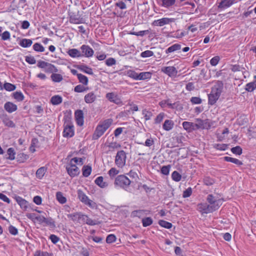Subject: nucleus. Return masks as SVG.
<instances>
[{
    "mask_svg": "<svg viewBox=\"0 0 256 256\" xmlns=\"http://www.w3.org/2000/svg\"><path fill=\"white\" fill-rule=\"evenodd\" d=\"M112 120L108 118L104 120L102 123L98 124L93 134L92 138L97 140L102 136L106 131L110 127L112 123Z\"/></svg>",
    "mask_w": 256,
    "mask_h": 256,
    "instance_id": "1",
    "label": "nucleus"
},
{
    "mask_svg": "<svg viewBox=\"0 0 256 256\" xmlns=\"http://www.w3.org/2000/svg\"><path fill=\"white\" fill-rule=\"evenodd\" d=\"M222 91V86H215L212 89V91L208 94V104L212 106L215 104L219 98Z\"/></svg>",
    "mask_w": 256,
    "mask_h": 256,
    "instance_id": "2",
    "label": "nucleus"
},
{
    "mask_svg": "<svg viewBox=\"0 0 256 256\" xmlns=\"http://www.w3.org/2000/svg\"><path fill=\"white\" fill-rule=\"evenodd\" d=\"M74 134V128L71 121L65 122L64 124V130L62 136L64 138H69L72 137Z\"/></svg>",
    "mask_w": 256,
    "mask_h": 256,
    "instance_id": "3",
    "label": "nucleus"
},
{
    "mask_svg": "<svg viewBox=\"0 0 256 256\" xmlns=\"http://www.w3.org/2000/svg\"><path fill=\"white\" fill-rule=\"evenodd\" d=\"M77 194L78 199L85 204L92 208L96 206V203L90 200L82 190H78Z\"/></svg>",
    "mask_w": 256,
    "mask_h": 256,
    "instance_id": "4",
    "label": "nucleus"
},
{
    "mask_svg": "<svg viewBox=\"0 0 256 256\" xmlns=\"http://www.w3.org/2000/svg\"><path fill=\"white\" fill-rule=\"evenodd\" d=\"M131 181L124 175L118 176L115 179L114 184L124 188H127L130 184Z\"/></svg>",
    "mask_w": 256,
    "mask_h": 256,
    "instance_id": "5",
    "label": "nucleus"
},
{
    "mask_svg": "<svg viewBox=\"0 0 256 256\" xmlns=\"http://www.w3.org/2000/svg\"><path fill=\"white\" fill-rule=\"evenodd\" d=\"M206 200L209 203L210 206H212V211L217 210L222 204V200L221 199H216L212 194L208 196Z\"/></svg>",
    "mask_w": 256,
    "mask_h": 256,
    "instance_id": "6",
    "label": "nucleus"
},
{
    "mask_svg": "<svg viewBox=\"0 0 256 256\" xmlns=\"http://www.w3.org/2000/svg\"><path fill=\"white\" fill-rule=\"evenodd\" d=\"M196 123L194 126L196 128V130H208L211 128L212 124L208 119L203 120L200 118H196Z\"/></svg>",
    "mask_w": 256,
    "mask_h": 256,
    "instance_id": "7",
    "label": "nucleus"
},
{
    "mask_svg": "<svg viewBox=\"0 0 256 256\" xmlns=\"http://www.w3.org/2000/svg\"><path fill=\"white\" fill-rule=\"evenodd\" d=\"M175 18H162L154 20L152 22V25L157 26H162L166 24H168L170 23L174 22Z\"/></svg>",
    "mask_w": 256,
    "mask_h": 256,
    "instance_id": "8",
    "label": "nucleus"
},
{
    "mask_svg": "<svg viewBox=\"0 0 256 256\" xmlns=\"http://www.w3.org/2000/svg\"><path fill=\"white\" fill-rule=\"evenodd\" d=\"M80 49L82 57L91 58L94 56V50L88 45L83 44L80 46Z\"/></svg>",
    "mask_w": 256,
    "mask_h": 256,
    "instance_id": "9",
    "label": "nucleus"
},
{
    "mask_svg": "<svg viewBox=\"0 0 256 256\" xmlns=\"http://www.w3.org/2000/svg\"><path fill=\"white\" fill-rule=\"evenodd\" d=\"M161 70L170 77H176L178 73L176 68L173 66L162 67Z\"/></svg>",
    "mask_w": 256,
    "mask_h": 256,
    "instance_id": "10",
    "label": "nucleus"
},
{
    "mask_svg": "<svg viewBox=\"0 0 256 256\" xmlns=\"http://www.w3.org/2000/svg\"><path fill=\"white\" fill-rule=\"evenodd\" d=\"M66 168L68 174L71 177H74L78 176L80 173L79 169L76 166L75 164H72L71 162L68 164Z\"/></svg>",
    "mask_w": 256,
    "mask_h": 256,
    "instance_id": "11",
    "label": "nucleus"
},
{
    "mask_svg": "<svg viewBox=\"0 0 256 256\" xmlns=\"http://www.w3.org/2000/svg\"><path fill=\"white\" fill-rule=\"evenodd\" d=\"M106 98L110 102L116 104H121L122 102L120 98L114 92H108L106 94Z\"/></svg>",
    "mask_w": 256,
    "mask_h": 256,
    "instance_id": "12",
    "label": "nucleus"
},
{
    "mask_svg": "<svg viewBox=\"0 0 256 256\" xmlns=\"http://www.w3.org/2000/svg\"><path fill=\"white\" fill-rule=\"evenodd\" d=\"M198 210L202 214L213 212L212 206L206 203H201L198 205Z\"/></svg>",
    "mask_w": 256,
    "mask_h": 256,
    "instance_id": "13",
    "label": "nucleus"
},
{
    "mask_svg": "<svg viewBox=\"0 0 256 256\" xmlns=\"http://www.w3.org/2000/svg\"><path fill=\"white\" fill-rule=\"evenodd\" d=\"M74 116L77 124L79 126H82L84 123L83 112L82 110H76L74 112Z\"/></svg>",
    "mask_w": 256,
    "mask_h": 256,
    "instance_id": "14",
    "label": "nucleus"
},
{
    "mask_svg": "<svg viewBox=\"0 0 256 256\" xmlns=\"http://www.w3.org/2000/svg\"><path fill=\"white\" fill-rule=\"evenodd\" d=\"M97 99V96L94 92H90L86 94L84 96V100L86 103L90 104L94 102Z\"/></svg>",
    "mask_w": 256,
    "mask_h": 256,
    "instance_id": "15",
    "label": "nucleus"
},
{
    "mask_svg": "<svg viewBox=\"0 0 256 256\" xmlns=\"http://www.w3.org/2000/svg\"><path fill=\"white\" fill-rule=\"evenodd\" d=\"M236 2V0H222L220 2L218 3V8L221 10L226 9Z\"/></svg>",
    "mask_w": 256,
    "mask_h": 256,
    "instance_id": "16",
    "label": "nucleus"
},
{
    "mask_svg": "<svg viewBox=\"0 0 256 256\" xmlns=\"http://www.w3.org/2000/svg\"><path fill=\"white\" fill-rule=\"evenodd\" d=\"M4 108L8 112L12 113L18 110V106L14 103L8 102L4 104Z\"/></svg>",
    "mask_w": 256,
    "mask_h": 256,
    "instance_id": "17",
    "label": "nucleus"
},
{
    "mask_svg": "<svg viewBox=\"0 0 256 256\" xmlns=\"http://www.w3.org/2000/svg\"><path fill=\"white\" fill-rule=\"evenodd\" d=\"M70 22L73 24H80L84 23V19L78 14H72L70 17Z\"/></svg>",
    "mask_w": 256,
    "mask_h": 256,
    "instance_id": "18",
    "label": "nucleus"
},
{
    "mask_svg": "<svg viewBox=\"0 0 256 256\" xmlns=\"http://www.w3.org/2000/svg\"><path fill=\"white\" fill-rule=\"evenodd\" d=\"M15 200L22 209L24 210L27 209L28 202L26 200L19 196H16Z\"/></svg>",
    "mask_w": 256,
    "mask_h": 256,
    "instance_id": "19",
    "label": "nucleus"
},
{
    "mask_svg": "<svg viewBox=\"0 0 256 256\" xmlns=\"http://www.w3.org/2000/svg\"><path fill=\"white\" fill-rule=\"evenodd\" d=\"M254 80L246 84L245 90L248 92H252L256 89V75L254 76Z\"/></svg>",
    "mask_w": 256,
    "mask_h": 256,
    "instance_id": "20",
    "label": "nucleus"
},
{
    "mask_svg": "<svg viewBox=\"0 0 256 256\" xmlns=\"http://www.w3.org/2000/svg\"><path fill=\"white\" fill-rule=\"evenodd\" d=\"M194 124H195L189 122H184L182 124L184 128L189 132L196 130Z\"/></svg>",
    "mask_w": 256,
    "mask_h": 256,
    "instance_id": "21",
    "label": "nucleus"
},
{
    "mask_svg": "<svg viewBox=\"0 0 256 256\" xmlns=\"http://www.w3.org/2000/svg\"><path fill=\"white\" fill-rule=\"evenodd\" d=\"M62 102V98L60 95H54L52 96L50 100V103L56 106L60 104Z\"/></svg>",
    "mask_w": 256,
    "mask_h": 256,
    "instance_id": "22",
    "label": "nucleus"
},
{
    "mask_svg": "<svg viewBox=\"0 0 256 256\" xmlns=\"http://www.w3.org/2000/svg\"><path fill=\"white\" fill-rule=\"evenodd\" d=\"M181 49V45L178 44H174L168 47L165 51L166 54H168L171 52L178 51Z\"/></svg>",
    "mask_w": 256,
    "mask_h": 256,
    "instance_id": "23",
    "label": "nucleus"
},
{
    "mask_svg": "<svg viewBox=\"0 0 256 256\" xmlns=\"http://www.w3.org/2000/svg\"><path fill=\"white\" fill-rule=\"evenodd\" d=\"M152 76V73L149 72H142L138 74V80H150Z\"/></svg>",
    "mask_w": 256,
    "mask_h": 256,
    "instance_id": "24",
    "label": "nucleus"
},
{
    "mask_svg": "<svg viewBox=\"0 0 256 256\" xmlns=\"http://www.w3.org/2000/svg\"><path fill=\"white\" fill-rule=\"evenodd\" d=\"M68 54L72 58L82 57L81 52L76 48H72L68 50Z\"/></svg>",
    "mask_w": 256,
    "mask_h": 256,
    "instance_id": "25",
    "label": "nucleus"
},
{
    "mask_svg": "<svg viewBox=\"0 0 256 256\" xmlns=\"http://www.w3.org/2000/svg\"><path fill=\"white\" fill-rule=\"evenodd\" d=\"M174 126V122L172 120H166L163 124V128L166 131H169L172 129Z\"/></svg>",
    "mask_w": 256,
    "mask_h": 256,
    "instance_id": "26",
    "label": "nucleus"
},
{
    "mask_svg": "<svg viewBox=\"0 0 256 256\" xmlns=\"http://www.w3.org/2000/svg\"><path fill=\"white\" fill-rule=\"evenodd\" d=\"M161 6L168 8L174 5L176 0H161Z\"/></svg>",
    "mask_w": 256,
    "mask_h": 256,
    "instance_id": "27",
    "label": "nucleus"
},
{
    "mask_svg": "<svg viewBox=\"0 0 256 256\" xmlns=\"http://www.w3.org/2000/svg\"><path fill=\"white\" fill-rule=\"evenodd\" d=\"M95 183L102 188H104L108 186L107 182H104V178L100 176L98 177L94 180Z\"/></svg>",
    "mask_w": 256,
    "mask_h": 256,
    "instance_id": "28",
    "label": "nucleus"
},
{
    "mask_svg": "<svg viewBox=\"0 0 256 256\" xmlns=\"http://www.w3.org/2000/svg\"><path fill=\"white\" fill-rule=\"evenodd\" d=\"M32 41L30 39L22 38L19 42V44L22 48H28L32 46Z\"/></svg>",
    "mask_w": 256,
    "mask_h": 256,
    "instance_id": "29",
    "label": "nucleus"
},
{
    "mask_svg": "<svg viewBox=\"0 0 256 256\" xmlns=\"http://www.w3.org/2000/svg\"><path fill=\"white\" fill-rule=\"evenodd\" d=\"M44 71L46 72L53 73L58 72V70L54 65L48 62L44 68Z\"/></svg>",
    "mask_w": 256,
    "mask_h": 256,
    "instance_id": "30",
    "label": "nucleus"
},
{
    "mask_svg": "<svg viewBox=\"0 0 256 256\" xmlns=\"http://www.w3.org/2000/svg\"><path fill=\"white\" fill-rule=\"evenodd\" d=\"M12 96L17 102H22L24 98V95L21 92H15L12 94Z\"/></svg>",
    "mask_w": 256,
    "mask_h": 256,
    "instance_id": "31",
    "label": "nucleus"
},
{
    "mask_svg": "<svg viewBox=\"0 0 256 256\" xmlns=\"http://www.w3.org/2000/svg\"><path fill=\"white\" fill-rule=\"evenodd\" d=\"M145 212L146 210H134L132 212L130 216L132 218L138 217L139 218H140L143 216H144Z\"/></svg>",
    "mask_w": 256,
    "mask_h": 256,
    "instance_id": "32",
    "label": "nucleus"
},
{
    "mask_svg": "<svg viewBox=\"0 0 256 256\" xmlns=\"http://www.w3.org/2000/svg\"><path fill=\"white\" fill-rule=\"evenodd\" d=\"M79 69L82 72L87 74L92 75L94 74L92 69L86 65H81L78 67Z\"/></svg>",
    "mask_w": 256,
    "mask_h": 256,
    "instance_id": "33",
    "label": "nucleus"
},
{
    "mask_svg": "<svg viewBox=\"0 0 256 256\" xmlns=\"http://www.w3.org/2000/svg\"><path fill=\"white\" fill-rule=\"evenodd\" d=\"M229 133V130L228 128H225L222 133L221 134H217V138L218 139V140L219 141H222L224 139H226V136Z\"/></svg>",
    "mask_w": 256,
    "mask_h": 256,
    "instance_id": "34",
    "label": "nucleus"
},
{
    "mask_svg": "<svg viewBox=\"0 0 256 256\" xmlns=\"http://www.w3.org/2000/svg\"><path fill=\"white\" fill-rule=\"evenodd\" d=\"M126 75L134 80H138V74L132 70H128L126 71Z\"/></svg>",
    "mask_w": 256,
    "mask_h": 256,
    "instance_id": "35",
    "label": "nucleus"
},
{
    "mask_svg": "<svg viewBox=\"0 0 256 256\" xmlns=\"http://www.w3.org/2000/svg\"><path fill=\"white\" fill-rule=\"evenodd\" d=\"M52 80L55 82H60L62 79V76L59 74L54 73L50 76Z\"/></svg>",
    "mask_w": 256,
    "mask_h": 256,
    "instance_id": "36",
    "label": "nucleus"
},
{
    "mask_svg": "<svg viewBox=\"0 0 256 256\" xmlns=\"http://www.w3.org/2000/svg\"><path fill=\"white\" fill-rule=\"evenodd\" d=\"M82 175L84 177H88L91 174L92 168L89 166H84L82 168Z\"/></svg>",
    "mask_w": 256,
    "mask_h": 256,
    "instance_id": "37",
    "label": "nucleus"
},
{
    "mask_svg": "<svg viewBox=\"0 0 256 256\" xmlns=\"http://www.w3.org/2000/svg\"><path fill=\"white\" fill-rule=\"evenodd\" d=\"M78 78L80 82L84 86H87L88 83V79L87 76L81 74H78Z\"/></svg>",
    "mask_w": 256,
    "mask_h": 256,
    "instance_id": "38",
    "label": "nucleus"
},
{
    "mask_svg": "<svg viewBox=\"0 0 256 256\" xmlns=\"http://www.w3.org/2000/svg\"><path fill=\"white\" fill-rule=\"evenodd\" d=\"M4 124L8 127L14 128L15 126L14 122L8 117H5L2 119Z\"/></svg>",
    "mask_w": 256,
    "mask_h": 256,
    "instance_id": "39",
    "label": "nucleus"
},
{
    "mask_svg": "<svg viewBox=\"0 0 256 256\" xmlns=\"http://www.w3.org/2000/svg\"><path fill=\"white\" fill-rule=\"evenodd\" d=\"M56 199L58 200V202L62 204H64L66 202V198L64 197L63 196L62 192H56Z\"/></svg>",
    "mask_w": 256,
    "mask_h": 256,
    "instance_id": "40",
    "label": "nucleus"
},
{
    "mask_svg": "<svg viewBox=\"0 0 256 256\" xmlns=\"http://www.w3.org/2000/svg\"><path fill=\"white\" fill-rule=\"evenodd\" d=\"M16 152L14 148H10L7 150V154L8 157L7 158L10 160H14L15 159Z\"/></svg>",
    "mask_w": 256,
    "mask_h": 256,
    "instance_id": "41",
    "label": "nucleus"
},
{
    "mask_svg": "<svg viewBox=\"0 0 256 256\" xmlns=\"http://www.w3.org/2000/svg\"><path fill=\"white\" fill-rule=\"evenodd\" d=\"M142 222L143 226L146 227L149 226H150L152 224L153 220L151 218L146 217V218H142Z\"/></svg>",
    "mask_w": 256,
    "mask_h": 256,
    "instance_id": "42",
    "label": "nucleus"
},
{
    "mask_svg": "<svg viewBox=\"0 0 256 256\" xmlns=\"http://www.w3.org/2000/svg\"><path fill=\"white\" fill-rule=\"evenodd\" d=\"M81 216V212H75L74 214H68L67 215L68 218H71V220L74 221H77L78 222L79 218Z\"/></svg>",
    "mask_w": 256,
    "mask_h": 256,
    "instance_id": "43",
    "label": "nucleus"
},
{
    "mask_svg": "<svg viewBox=\"0 0 256 256\" xmlns=\"http://www.w3.org/2000/svg\"><path fill=\"white\" fill-rule=\"evenodd\" d=\"M88 90V87H85L84 86L78 84L74 88V91L76 92H82L87 91Z\"/></svg>",
    "mask_w": 256,
    "mask_h": 256,
    "instance_id": "44",
    "label": "nucleus"
},
{
    "mask_svg": "<svg viewBox=\"0 0 256 256\" xmlns=\"http://www.w3.org/2000/svg\"><path fill=\"white\" fill-rule=\"evenodd\" d=\"M126 153L124 150H120L117 152L115 160H126Z\"/></svg>",
    "mask_w": 256,
    "mask_h": 256,
    "instance_id": "45",
    "label": "nucleus"
},
{
    "mask_svg": "<svg viewBox=\"0 0 256 256\" xmlns=\"http://www.w3.org/2000/svg\"><path fill=\"white\" fill-rule=\"evenodd\" d=\"M46 172V169L44 167H41L39 168L36 172V176L38 178H42L44 176Z\"/></svg>",
    "mask_w": 256,
    "mask_h": 256,
    "instance_id": "46",
    "label": "nucleus"
},
{
    "mask_svg": "<svg viewBox=\"0 0 256 256\" xmlns=\"http://www.w3.org/2000/svg\"><path fill=\"white\" fill-rule=\"evenodd\" d=\"M86 224L90 226H94L100 224L101 222L98 220H92L88 216L87 218L86 219Z\"/></svg>",
    "mask_w": 256,
    "mask_h": 256,
    "instance_id": "47",
    "label": "nucleus"
},
{
    "mask_svg": "<svg viewBox=\"0 0 256 256\" xmlns=\"http://www.w3.org/2000/svg\"><path fill=\"white\" fill-rule=\"evenodd\" d=\"M158 224L162 227H164V228H170L172 224V223L169 222H166L164 220H160L158 221Z\"/></svg>",
    "mask_w": 256,
    "mask_h": 256,
    "instance_id": "48",
    "label": "nucleus"
},
{
    "mask_svg": "<svg viewBox=\"0 0 256 256\" xmlns=\"http://www.w3.org/2000/svg\"><path fill=\"white\" fill-rule=\"evenodd\" d=\"M33 49L38 52H44V48L40 43L36 42L33 45Z\"/></svg>",
    "mask_w": 256,
    "mask_h": 256,
    "instance_id": "49",
    "label": "nucleus"
},
{
    "mask_svg": "<svg viewBox=\"0 0 256 256\" xmlns=\"http://www.w3.org/2000/svg\"><path fill=\"white\" fill-rule=\"evenodd\" d=\"M4 88L7 91L12 92L14 90L16 87L14 84H12L6 82L4 84Z\"/></svg>",
    "mask_w": 256,
    "mask_h": 256,
    "instance_id": "50",
    "label": "nucleus"
},
{
    "mask_svg": "<svg viewBox=\"0 0 256 256\" xmlns=\"http://www.w3.org/2000/svg\"><path fill=\"white\" fill-rule=\"evenodd\" d=\"M142 114L146 120H150L152 116V112L146 109H144L142 110Z\"/></svg>",
    "mask_w": 256,
    "mask_h": 256,
    "instance_id": "51",
    "label": "nucleus"
},
{
    "mask_svg": "<svg viewBox=\"0 0 256 256\" xmlns=\"http://www.w3.org/2000/svg\"><path fill=\"white\" fill-rule=\"evenodd\" d=\"M172 178L174 180L178 182L181 180L182 176L177 171H174L172 173Z\"/></svg>",
    "mask_w": 256,
    "mask_h": 256,
    "instance_id": "52",
    "label": "nucleus"
},
{
    "mask_svg": "<svg viewBox=\"0 0 256 256\" xmlns=\"http://www.w3.org/2000/svg\"><path fill=\"white\" fill-rule=\"evenodd\" d=\"M108 146L110 149L112 150L118 149L121 147L120 144L116 142L110 143Z\"/></svg>",
    "mask_w": 256,
    "mask_h": 256,
    "instance_id": "53",
    "label": "nucleus"
},
{
    "mask_svg": "<svg viewBox=\"0 0 256 256\" xmlns=\"http://www.w3.org/2000/svg\"><path fill=\"white\" fill-rule=\"evenodd\" d=\"M1 40H10V34L8 31H4L1 34Z\"/></svg>",
    "mask_w": 256,
    "mask_h": 256,
    "instance_id": "54",
    "label": "nucleus"
},
{
    "mask_svg": "<svg viewBox=\"0 0 256 256\" xmlns=\"http://www.w3.org/2000/svg\"><path fill=\"white\" fill-rule=\"evenodd\" d=\"M164 112H160L159 114L156 117L154 120L155 124H160L163 120L164 117Z\"/></svg>",
    "mask_w": 256,
    "mask_h": 256,
    "instance_id": "55",
    "label": "nucleus"
},
{
    "mask_svg": "<svg viewBox=\"0 0 256 256\" xmlns=\"http://www.w3.org/2000/svg\"><path fill=\"white\" fill-rule=\"evenodd\" d=\"M204 182L206 186H211L214 183V180L212 178L206 176L204 178Z\"/></svg>",
    "mask_w": 256,
    "mask_h": 256,
    "instance_id": "56",
    "label": "nucleus"
},
{
    "mask_svg": "<svg viewBox=\"0 0 256 256\" xmlns=\"http://www.w3.org/2000/svg\"><path fill=\"white\" fill-rule=\"evenodd\" d=\"M220 60V57L218 56L213 57L210 60V64L212 66H216Z\"/></svg>",
    "mask_w": 256,
    "mask_h": 256,
    "instance_id": "57",
    "label": "nucleus"
},
{
    "mask_svg": "<svg viewBox=\"0 0 256 256\" xmlns=\"http://www.w3.org/2000/svg\"><path fill=\"white\" fill-rule=\"evenodd\" d=\"M46 225L50 226L52 228L55 227V224L54 220L51 218H46V220H44V222Z\"/></svg>",
    "mask_w": 256,
    "mask_h": 256,
    "instance_id": "58",
    "label": "nucleus"
},
{
    "mask_svg": "<svg viewBox=\"0 0 256 256\" xmlns=\"http://www.w3.org/2000/svg\"><path fill=\"white\" fill-rule=\"evenodd\" d=\"M153 55H154L153 52L150 50H146L144 52H142L140 54V56L142 58L150 57V56H152Z\"/></svg>",
    "mask_w": 256,
    "mask_h": 256,
    "instance_id": "59",
    "label": "nucleus"
},
{
    "mask_svg": "<svg viewBox=\"0 0 256 256\" xmlns=\"http://www.w3.org/2000/svg\"><path fill=\"white\" fill-rule=\"evenodd\" d=\"M105 62H106V64L107 66H110L116 64V60L114 58H110L106 60Z\"/></svg>",
    "mask_w": 256,
    "mask_h": 256,
    "instance_id": "60",
    "label": "nucleus"
},
{
    "mask_svg": "<svg viewBox=\"0 0 256 256\" xmlns=\"http://www.w3.org/2000/svg\"><path fill=\"white\" fill-rule=\"evenodd\" d=\"M190 102L194 104H200L202 102V100L199 97L193 96L190 98Z\"/></svg>",
    "mask_w": 256,
    "mask_h": 256,
    "instance_id": "61",
    "label": "nucleus"
},
{
    "mask_svg": "<svg viewBox=\"0 0 256 256\" xmlns=\"http://www.w3.org/2000/svg\"><path fill=\"white\" fill-rule=\"evenodd\" d=\"M116 240V237L113 234H109L107 236L106 238V242L108 244H111L114 242Z\"/></svg>",
    "mask_w": 256,
    "mask_h": 256,
    "instance_id": "62",
    "label": "nucleus"
},
{
    "mask_svg": "<svg viewBox=\"0 0 256 256\" xmlns=\"http://www.w3.org/2000/svg\"><path fill=\"white\" fill-rule=\"evenodd\" d=\"M115 6L121 10H124L126 8V4L122 0H118L115 4Z\"/></svg>",
    "mask_w": 256,
    "mask_h": 256,
    "instance_id": "63",
    "label": "nucleus"
},
{
    "mask_svg": "<svg viewBox=\"0 0 256 256\" xmlns=\"http://www.w3.org/2000/svg\"><path fill=\"white\" fill-rule=\"evenodd\" d=\"M34 256H50V254L46 252L38 250L35 252Z\"/></svg>",
    "mask_w": 256,
    "mask_h": 256,
    "instance_id": "64",
    "label": "nucleus"
}]
</instances>
